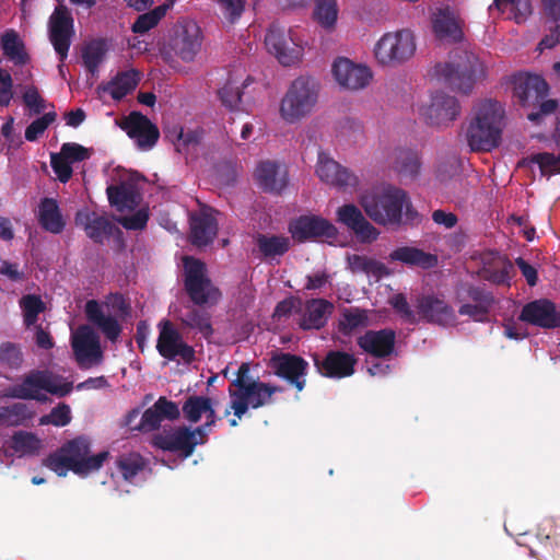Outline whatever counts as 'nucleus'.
<instances>
[{
	"instance_id": "nucleus-8",
	"label": "nucleus",
	"mask_w": 560,
	"mask_h": 560,
	"mask_svg": "<svg viewBox=\"0 0 560 560\" xmlns=\"http://www.w3.org/2000/svg\"><path fill=\"white\" fill-rule=\"evenodd\" d=\"M184 288L190 301L198 306L217 303L220 290L207 276L206 265L194 257L184 259Z\"/></svg>"
},
{
	"instance_id": "nucleus-62",
	"label": "nucleus",
	"mask_w": 560,
	"mask_h": 560,
	"mask_svg": "<svg viewBox=\"0 0 560 560\" xmlns=\"http://www.w3.org/2000/svg\"><path fill=\"white\" fill-rule=\"evenodd\" d=\"M149 213L145 209H139L131 215L121 217L118 222L126 229L131 231H140L147 226Z\"/></svg>"
},
{
	"instance_id": "nucleus-6",
	"label": "nucleus",
	"mask_w": 560,
	"mask_h": 560,
	"mask_svg": "<svg viewBox=\"0 0 560 560\" xmlns=\"http://www.w3.org/2000/svg\"><path fill=\"white\" fill-rule=\"evenodd\" d=\"M319 85L310 77L296 78L280 103V116L287 122L293 124L307 116L315 107L318 98Z\"/></svg>"
},
{
	"instance_id": "nucleus-30",
	"label": "nucleus",
	"mask_w": 560,
	"mask_h": 560,
	"mask_svg": "<svg viewBox=\"0 0 560 560\" xmlns=\"http://www.w3.org/2000/svg\"><path fill=\"white\" fill-rule=\"evenodd\" d=\"M316 174L320 180L338 188L354 187L358 184L354 174L323 152L318 154Z\"/></svg>"
},
{
	"instance_id": "nucleus-64",
	"label": "nucleus",
	"mask_w": 560,
	"mask_h": 560,
	"mask_svg": "<svg viewBox=\"0 0 560 560\" xmlns=\"http://www.w3.org/2000/svg\"><path fill=\"white\" fill-rule=\"evenodd\" d=\"M463 304L458 308V314L462 316H468L475 322L487 323L489 319L490 308L479 306L472 303L462 302Z\"/></svg>"
},
{
	"instance_id": "nucleus-3",
	"label": "nucleus",
	"mask_w": 560,
	"mask_h": 560,
	"mask_svg": "<svg viewBox=\"0 0 560 560\" xmlns=\"http://www.w3.org/2000/svg\"><path fill=\"white\" fill-rule=\"evenodd\" d=\"M435 74L453 91L469 94L475 84L487 78L485 61L472 51H459L453 59L435 66Z\"/></svg>"
},
{
	"instance_id": "nucleus-56",
	"label": "nucleus",
	"mask_w": 560,
	"mask_h": 560,
	"mask_svg": "<svg viewBox=\"0 0 560 560\" xmlns=\"http://www.w3.org/2000/svg\"><path fill=\"white\" fill-rule=\"evenodd\" d=\"M242 94L240 86L233 82L232 80H229L219 91L218 96L224 107H226L230 110L237 109L241 101H242Z\"/></svg>"
},
{
	"instance_id": "nucleus-14",
	"label": "nucleus",
	"mask_w": 560,
	"mask_h": 560,
	"mask_svg": "<svg viewBox=\"0 0 560 560\" xmlns=\"http://www.w3.org/2000/svg\"><path fill=\"white\" fill-rule=\"evenodd\" d=\"M265 45L285 67L296 63L302 56V47L295 42L292 30L285 31L277 24H271L268 28Z\"/></svg>"
},
{
	"instance_id": "nucleus-37",
	"label": "nucleus",
	"mask_w": 560,
	"mask_h": 560,
	"mask_svg": "<svg viewBox=\"0 0 560 560\" xmlns=\"http://www.w3.org/2000/svg\"><path fill=\"white\" fill-rule=\"evenodd\" d=\"M139 83V72L136 70H128L118 72L106 85L102 89L108 92L113 100L120 101L130 92H132Z\"/></svg>"
},
{
	"instance_id": "nucleus-15",
	"label": "nucleus",
	"mask_w": 560,
	"mask_h": 560,
	"mask_svg": "<svg viewBox=\"0 0 560 560\" xmlns=\"http://www.w3.org/2000/svg\"><path fill=\"white\" fill-rule=\"evenodd\" d=\"M416 310L419 322L447 327L456 324L457 317L454 308L443 296L422 294L417 298Z\"/></svg>"
},
{
	"instance_id": "nucleus-46",
	"label": "nucleus",
	"mask_w": 560,
	"mask_h": 560,
	"mask_svg": "<svg viewBox=\"0 0 560 560\" xmlns=\"http://www.w3.org/2000/svg\"><path fill=\"white\" fill-rule=\"evenodd\" d=\"M167 12L166 5H158L149 12L140 14L131 25L135 34H145L154 28Z\"/></svg>"
},
{
	"instance_id": "nucleus-25",
	"label": "nucleus",
	"mask_w": 560,
	"mask_h": 560,
	"mask_svg": "<svg viewBox=\"0 0 560 560\" xmlns=\"http://www.w3.org/2000/svg\"><path fill=\"white\" fill-rule=\"evenodd\" d=\"M460 106L455 96L444 92L432 95L431 103L425 107L423 115L427 122L432 126H447L459 115Z\"/></svg>"
},
{
	"instance_id": "nucleus-36",
	"label": "nucleus",
	"mask_w": 560,
	"mask_h": 560,
	"mask_svg": "<svg viewBox=\"0 0 560 560\" xmlns=\"http://www.w3.org/2000/svg\"><path fill=\"white\" fill-rule=\"evenodd\" d=\"M38 222L46 231L58 234L65 228L59 206L52 198H44L39 203Z\"/></svg>"
},
{
	"instance_id": "nucleus-22",
	"label": "nucleus",
	"mask_w": 560,
	"mask_h": 560,
	"mask_svg": "<svg viewBox=\"0 0 560 560\" xmlns=\"http://www.w3.org/2000/svg\"><path fill=\"white\" fill-rule=\"evenodd\" d=\"M120 128L136 141L141 150L152 149L160 138L159 128L140 112H131L121 122Z\"/></svg>"
},
{
	"instance_id": "nucleus-2",
	"label": "nucleus",
	"mask_w": 560,
	"mask_h": 560,
	"mask_svg": "<svg viewBox=\"0 0 560 560\" xmlns=\"http://www.w3.org/2000/svg\"><path fill=\"white\" fill-rule=\"evenodd\" d=\"M503 117L504 110L497 101L486 100L478 105L466 130V141L471 151L490 152L499 147Z\"/></svg>"
},
{
	"instance_id": "nucleus-5",
	"label": "nucleus",
	"mask_w": 560,
	"mask_h": 560,
	"mask_svg": "<svg viewBox=\"0 0 560 560\" xmlns=\"http://www.w3.org/2000/svg\"><path fill=\"white\" fill-rule=\"evenodd\" d=\"M249 371V363L243 362L237 370L236 378L231 382L229 387L230 408L237 419H242L248 408L258 409L271 404V390L268 383L250 378Z\"/></svg>"
},
{
	"instance_id": "nucleus-63",
	"label": "nucleus",
	"mask_w": 560,
	"mask_h": 560,
	"mask_svg": "<svg viewBox=\"0 0 560 560\" xmlns=\"http://www.w3.org/2000/svg\"><path fill=\"white\" fill-rule=\"evenodd\" d=\"M245 0H219V5L225 19L234 23L237 21L245 9Z\"/></svg>"
},
{
	"instance_id": "nucleus-39",
	"label": "nucleus",
	"mask_w": 560,
	"mask_h": 560,
	"mask_svg": "<svg viewBox=\"0 0 560 560\" xmlns=\"http://www.w3.org/2000/svg\"><path fill=\"white\" fill-rule=\"evenodd\" d=\"M1 48L3 55L16 66H24L30 60L23 42L13 30L5 31L2 34Z\"/></svg>"
},
{
	"instance_id": "nucleus-42",
	"label": "nucleus",
	"mask_w": 560,
	"mask_h": 560,
	"mask_svg": "<svg viewBox=\"0 0 560 560\" xmlns=\"http://www.w3.org/2000/svg\"><path fill=\"white\" fill-rule=\"evenodd\" d=\"M177 319L185 328L197 329L205 337H209L213 332L210 315L206 311L189 306L178 315Z\"/></svg>"
},
{
	"instance_id": "nucleus-53",
	"label": "nucleus",
	"mask_w": 560,
	"mask_h": 560,
	"mask_svg": "<svg viewBox=\"0 0 560 560\" xmlns=\"http://www.w3.org/2000/svg\"><path fill=\"white\" fill-rule=\"evenodd\" d=\"M32 416L33 412L25 404L22 402H16L12 406L0 408L1 424L15 425L23 420L31 419Z\"/></svg>"
},
{
	"instance_id": "nucleus-51",
	"label": "nucleus",
	"mask_w": 560,
	"mask_h": 560,
	"mask_svg": "<svg viewBox=\"0 0 560 560\" xmlns=\"http://www.w3.org/2000/svg\"><path fill=\"white\" fill-rule=\"evenodd\" d=\"M23 311L24 324L28 328L37 322L38 315L45 311V304L42 299L34 294H27L20 301Z\"/></svg>"
},
{
	"instance_id": "nucleus-24",
	"label": "nucleus",
	"mask_w": 560,
	"mask_h": 560,
	"mask_svg": "<svg viewBox=\"0 0 560 560\" xmlns=\"http://www.w3.org/2000/svg\"><path fill=\"white\" fill-rule=\"evenodd\" d=\"M331 71L340 86L352 91L365 88L372 79V72L366 66L342 57L334 62Z\"/></svg>"
},
{
	"instance_id": "nucleus-49",
	"label": "nucleus",
	"mask_w": 560,
	"mask_h": 560,
	"mask_svg": "<svg viewBox=\"0 0 560 560\" xmlns=\"http://www.w3.org/2000/svg\"><path fill=\"white\" fill-rule=\"evenodd\" d=\"M395 164L398 173L409 178H416L421 167L417 152L411 150H400L396 156Z\"/></svg>"
},
{
	"instance_id": "nucleus-34",
	"label": "nucleus",
	"mask_w": 560,
	"mask_h": 560,
	"mask_svg": "<svg viewBox=\"0 0 560 560\" xmlns=\"http://www.w3.org/2000/svg\"><path fill=\"white\" fill-rule=\"evenodd\" d=\"M106 194L110 206L119 212L133 210L139 205V194L130 184L110 185L106 188Z\"/></svg>"
},
{
	"instance_id": "nucleus-55",
	"label": "nucleus",
	"mask_w": 560,
	"mask_h": 560,
	"mask_svg": "<svg viewBox=\"0 0 560 560\" xmlns=\"http://www.w3.org/2000/svg\"><path fill=\"white\" fill-rule=\"evenodd\" d=\"M72 420L71 409L69 405L60 402L51 409L48 415H44L39 418L40 425L52 424L55 427H66Z\"/></svg>"
},
{
	"instance_id": "nucleus-11",
	"label": "nucleus",
	"mask_w": 560,
	"mask_h": 560,
	"mask_svg": "<svg viewBox=\"0 0 560 560\" xmlns=\"http://www.w3.org/2000/svg\"><path fill=\"white\" fill-rule=\"evenodd\" d=\"M208 440L202 431L196 427L191 429L187 425L173 428L168 431L160 432L152 438V445L165 452L176 453L184 458L190 457L197 445H203Z\"/></svg>"
},
{
	"instance_id": "nucleus-47",
	"label": "nucleus",
	"mask_w": 560,
	"mask_h": 560,
	"mask_svg": "<svg viewBox=\"0 0 560 560\" xmlns=\"http://www.w3.org/2000/svg\"><path fill=\"white\" fill-rule=\"evenodd\" d=\"M24 362V354L19 343L4 341L0 343V368L19 370Z\"/></svg>"
},
{
	"instance_id": "nucleus-61",
	"label": "nucleus",
	"mask_w": 560,
	"mask_h": 560,
	"mask_svg": "<svg viewBox=\"0 0 560 560\" xmlns=\"http://www.w3.org/2000/svg\"><path fill=\"white\" fill-rule=\"evenodd\" d=\"M60 153L71 164L89 160L91 150L75 142H66L60 148Z\"/></svg>"
},
{
	"instance_id": "nucleus-28",
	"label": "nucleus",
	"mask_w": 560,
	"mask_h": 560,
	"mask_svg": "<svg viewBox=\"0 0 560 560\" xmlns=\"http://www.w3.org/2000/svg\"><path fill=\"white\" fill-rule=\"evenodd\" d=\"M255 177L264 191L280 195L289 184V173L284 164L277 161H262L255 171Z\"/></svg>"
},
{
	"instance_id": "nucleus-20",
	"label": "nucleus",
	"mask_w": 560,
	"mask_h": 560,
	"mask_svg": "<svg viewBox=\"0 0 560 560\" xmlns=\"http://www.w3.org/2000/svg\"><path fill=\"white\" fill-rule=\"evenodd\" d=\"M313 360L322 376L337 380L353 375L358 363V359L352 353L341 350H329L323 359L314 355Z\"/></svg>"
},
{
	"instance_id": "nucleus-45",
	"label": "nucleus",
	"mask_w": 560,
	"mask_h": 560,
	"mask_svg": "<svg viewBox=\"0 0 560 560\" xmlns=\"http://www.w3.org/2000/svg\"><path fill=\"white\" fill-rule=\"evenodd\" d=\"M314 20L324 28L330 30L335 26L338 18L336 0H315L313 12Z\"/></svg>"
},
{
	"instance_id": "nucleus-58",
	"label": "nucleus",
	"mask_w": 560,
	"mask_h": 560,
	"mask_svg": "<svg viewBox=\"0 0 560 560\" xmlns=\"http://www.w3.org/2000/svg\"><path fill=\"white\" fill-rule=\"evenodd\" d=\"M390 305L395 310V312L406 322L409 324H417L419 323L417 310L413 311L406 296L401 293H398L394 295L390 300Z\"/></svg>"
},
{
	"instance_id": "nucleus-60",
	"label": "nucleus",
	"mask_w": 560,
	"mask_h": 560,
	"mask_svg": "<svg viewBox=\"0 0 560 560\" xmlns=\"http://www.w3.org/2000/svg\"><path fill=\"white\" fill-rule=\"evenodd\" d=\"M202 132L199 130H187L180 128L176 132V141L174 142L176 151L179 153L187 152L190 147H196L201 141Z\"/></svg>"
},
{
	"instance_id": "nucleus-31",
	"label": "nucleus",
	"mask_w": 560,
	"mask_h": 560,
	"mask_svg": "<svg viewBox=\"0 0 560 560\" xmlns=\"http://www.w3.org/2000/svg\"><path fill=\"white\" fill-rule=\"evenodd\" d=\"M85 315L90 323L95 325L112 342L118 340L121 326L114 316H106L96 300H89L85 304Z\"/></svg>"
},
{
	"instance_id": "nucleus-10",
	"label": "nucleus",
	"mask_w": 560,
	"mask_h": 560,
	"mask_svg": "<svg viewBox=\"0 0 560 560\" xmlns=\"http://www.w3.org/2000/svg\"><path fill=\"white\" fill-rule=\"evenodd\" d=\"M73 388L70 382H57L45 371L30 372L21 384L14 385L11 388L10 396L19 399H34L37 401H46L47 397L40 394V390H46L51 395L65 397L71 393Z\"/></svg>"
},
{
	"instance_id": "nucleus-27",
	"label": "nucleus",
	"mask_w": 560,
	"mask_h": 560,
	"mask_svg": "<svg viewBox=\"0 0 560 560\" xmlns=\"http://www.w3.org/2000/svg\"><path fill=\"white\" fill-rule=\"evenodd\" d=\"M75 224L81 226L86 236L96 244H104L105 240L109 238L117 230L106 214H100L89 209L77 212Z\"/></svg>"
},
{
	"instance_id": "nucleus-40",
	"label": "nucleus",
	"mask_w": 560,
	"mask_h": 560,
	"mask_svg": "<svg viewBox=\"0 0 560 560\" xmlns=\"http://www.w3.org/2000/svg\"><path fill=\"white\" fill-rule=\"evenodd\" d=\"M348 265L353 273L361 272L377 279L389 275L388 268L383 262L364 255H350Z\"/></svg>"
},
{
	"instance_id": "nucleus-33",
	"label": "nucleus",
	"mask_w": 560,
	"mask_h": 560,
	"mask_svg": "<svg viewBox=\"0 0 560 560\" xmlns=\"http://www.w3.org/2000/svg\"><path fill=\"white\" fill-rule=\"evenodd\" d=\"M217 233L218 223L212 214L202 212L191 217L189 240L192 245L207 246L212 243Z\"/></svg>"
},
{
	"instance_id": "nucleus-16",
	"label": "nucleus",
	"mask_w": 560,
	"mask_h": 560,
	"mask_svg": "<svg viewBox=\"0 0 560 560\" xmlns=\"http://www.w3.org/2000/svg\"><path fill=\"white\" fill-rule=\"evenodd\" d=\"M292 238L299 243L315 241L322 237L331 238L337 229L327 220L315 214L300 215L289 223Z\"/></svg>"
},
{
	"instance_id": "nucleus-50",
	"label": "nucleus",
	"mask_w": 560,
	"mask_h": 560,
	"mask_svg": "<svg viewBox=\"0 0 560 560\" xmlns=\"http://www.w3.org/2000/svg\"><path fill=\"white\" fill-rule=\"evenodd\" d=\"M209 397L191 395L187 397L183 404L182 411L184 418L190 423H197L200 421L205 411L208 408Z\"/></svg>"
},
{
	"instance_id": "nucleus-1",
	"label": "nucleus",
	"mask_w": 560,
	"mask_h": 560,
	"mask_svg": "<svg viewBox=\"0 0 560 560\" xmlns=\"http://www.w3.org/2000/svg\"><path fill=\"white\" fill-rule=\"evenodd\" d=\"M109 457L108 451L91 454V440L79 435L63 443L56 452L44 459V465L59 477L67 476L70 470L80 477L98 471Z\"/></svg>"
},
{
	"instance_id": "nucleus-57",
	"label": "nucleus",
	"mask_w": 560,
	"mask_h": 560,
	"mask_svg": "<svg viewBox=\"0 0 560 560\" xmlns=\"http://www.w3.org/2000/svg\"><path fill=\"white\" fill-rule=\"evenodd\" d=\"M57 118V114L55 112H49L44 114L42 117L32 121L25 130V139L30 142L36 141L52 124Z\"/></svg>"
},
{
	"instance_id": "nucleus-52",
	"label": "nucleus",
	"mask_w": 560,
	"mask_h": 560,
	"mask_svg": "<svg viewBox=\"0 0 560 560\" xmlns=\"http://www.w3.org/2000/svg\"><path fill=\"white\" fill-rule=\"evenodd\" d=\"M464 292H465L464 296L458 294L459 302L469 301L468 303H472V304L483 306V307H487L490 310L495 302L493 294L490 291H488L485 288L479 287V285L469 284L465 288Z\"/></svg>"
},
{
	"instance_id": "nucleus-59",
	"label": "nucleus",
	"mask_w": 560,
	"mask_h": 560,
	"mask_svg": "<svg viewBox=\"0 0 560 560\" xmlns=\"http://www.w3.org/2000/svg\"><path fill=\"white\" fill-rule=\"evenodd\" d=\"M50 165L61 183L65 184L71 179L73 174L72 164L60 152L51 153Z\"/></svg>"
},
{
	"instance_id": "nucleus-38",
	"label": "nucleus",
	"mask_w": 560,
	"mask_h": 560,
	"mask_svg": "<svg viewBox=\"0 0 560 560\" xmlns=\"http://www.w3.org/2000/svg\"><path fill=\"white\" fill-rule=\"evenodd\" d=\"M256 246L265 259L283 256L290 249V238L284 235L257 234Z\"/></svg>"
},
{
	"instance_id": "nucleus-54",
	"label": "nucleus",
	"mask_w": 560,
	"mask_h": 560,
	"mask_svg": "<svg viewBox=\"0 0 560 560\" xmlns=\"http://www.w3.org/2000/svg\"><path fill=\"white\" fill-rule=\"evenodd\" d=\"M529 161L538 165L542 176L560 174V154L540 152L533 154Z\"/></svg>"
},
{
	"instance_id": "nucleus-23",
	"label": "nucleus",
	"mask_w": 560,
	"mask_h": 560,
	"mask_svg": "<svg viewBox=\"0 0 560 560\" xmlns=\"http://www.w3.org/2000/svg\"><path fill=\"white\" fill-rule=\"evenodd\" d=\"M337 221L353 232L362 243H372L380 235L378 230L365 219L362 211L353 203H347L338 208Z\"/></svg>"
},
{
	"instance_id": "nucleus-18",
	"label": "nucleus",
	"mask_w": 560,
	"mask_h": 560,
	"mask_svg": "<svg viewBox=\"0 0 560 560\" xmlns=\"http://www.w3.org/2000/svg\"><path fill=\"white\" fill-rule=\"evenodd\" d=\"M270 366L277 376L285 380L298 392L304 389L308 363L302 357L288 352L280 353L271 358Z\"/></svg>"
},
{
	"instance_id": "nucleus-35",
	"label": "nucleus",
	"mask_w": 560,
	"mask_h": 560,
	"mask_svg": "<svg viewBox=\"0 0 560 560\" xmlns=\"http://www.w3.org/2000/svg\"><path fill=\"white\" fill-rule=\"evenodd\" d=\"M389 259L423 269H431L438 264V257L435 255L411 246H401L394 249L389 254Z\"/></svg>"
},
{
	"instance_id": "nucleus-12",
	"label": "nucleus",
	"mask_w": 560,
	"mask_h": 560,
	"mask_svg": "<svg viewBox=\"0 0 560 560\" xmlns=\"http://www.w3.org/2000/svg\"><path fill=\"white\" fill-rule=\"evenodd\" d=\"M74 33V20L71 11L65 4L59 3L49 18L48 35L58 55L60 61L58 70L62 77H65L63 62L68 57Z\"/></svg>"
},
{
	"instance_id": "nucleus-32",
	"label": "nucleus",
	"mask_w": 560,
	"mask_h": 560,
	"mask_svg": "<svg viewBox=\"0 0 560 560\" xmlns=\"http://www.w3.org/2000/svg\"><path fill=\"white\" fill-rule=\"evenodd\" d=\"M334 310L331 302L325 299H312L306 302L304 314L299 323L304 330L320 329L327 324Z\"/></svg>"
},
{
	"instance_id": "nucleus-41",
	"label": "nucleus",
	"mask_w": 560,
	"mask_h": 560,
	"mask_svg": "<svg viewBox=\"0 0 560 560\" xmlns=\"http://www.w3.org/2000/svg\"><path fill=\"white\" fill-rule=\"evenodd\" d=\"M369 324V311L360 307H348L341 312L338 330L345 336H350L354 330L365 328Z\"/></svg>"
},
{
	"instance_id": "nucleus-43",
	"label": "nucleus",
	"mask_w": 560,
	"mask_h": 560,
	"mask_svg": "<svg viewBox=\"0 0 560 560\" xmlns=\"http://www.w3.org/2000/svg\"><path fill=\"white\" fill-rule=\"evenodd\" d=\"M116 467L124 480L132 482L135 477L147 469L148 460L139 453L121 454L116 459Z\"/></svg>"
},
{
	"instance_id": "nucleus-19",
	"label": "nucleus",
	"mask_w": 560,
	"mask_h": 560,
	"mask_svg": "<svg viewBox=\"0 0 560 560\" xmlns=\"http://www.w3.org/2000/svg\"><path fill=\"white\" fill-rule=\"evenodd\" d=\"M72 350L80 366L103 360L100 337L89 325H81L72 335Z\"/></svg>"
},
{
	"instance_id": "nucleus-4",
	"label": "nucleus",
	"mask_w": 560,
	"mask_h": 560,
	"mask_svg": "<svg viewBox=\"0 0 560 560\" xmlns=\"http://www.w3.org/2000/svg\"><path fill=\"white\" fill-rule=\"evenodd\" d=\"M406 201L407 192L390 185L381 190L366 192L360 198V205L366 215L384 226H398L402 223V210Z\"/></svg>"
},
{
	"instance_id": "nucleus-9",
	"label": "nucleus",
	"mask_w": 560,
	"mask_h": 560,
	"mask_svg": "<svg viewBox=\"0 0 560 560\" xmlns=\"http://www.w3.org/2000/svg\"><path fill=\"white\" fill-rule=\"evenodd\" d=\"M416 51L415 36L409 30L385 33L375 44L374 56L384 66L400 65Z\"/></svg>"
},
{
	"instance_id": "nucleus-29",
	"label": "nucleus",
	"mask_w": 560,
	"mask_h": 560,
	"mask_svg": "<svg viewBox=\"0 0 560 560\" xmlns=\"http://www.w3.org/2000/svg\"><path fill=\"white\" fill-rule=\"evenodd\" d=\"M432 30L440 40L456 44L464 40L463 22L450 8H440L432 16Z\"/></svg>"
},
{
	"instance_id": "nucleus-21",
	"label": "nucleus",
	"mask_w": 560,
	"mask_h": 560,
	"mask_svg": "<svg viewBox=\"0 0 560 560\" xmlns=\"http://www.w3.org/2000/svg\"><path fill=\"white\" fill-rule=\"evenodd\" d=\"M521 322L553 329L560 327V310L548 299H539L525 304L518 316Z\"/></svg>"
},
{
	"instance_id": "nucleus-17",
	"label": "nucleus",
	"mask_w": 560,
	"mask_h": 560,
	"mask_svg": "<svg viewBox=\"0 0 560 560\" xmlns=\"http://www.w3.org/2000/svg\"><path fill=\"white\" fill-rule=\"evenodd\" d=\"M170 47L183 61H192L201 47V31L194 21L177 23Z\"/></svg>"
},
{
	"instance_id": "nucleus-48",
	"label": "nucleus",
	"mask_w": 560,
	"mask_h": 560,
	"mask_svg": "<svg viewBox=\"0 0 560 560\" xmlns=\"http://www.w3.org/2000/svg\"><path fill=\"white\" fill-rule=\"evenodd\" d=\"M40 440L32 432L18 431L11 438L10 448L20 455H33L38 452Z\"/></svg>"
},
{
	"instance_id": "nucleus-13",
	"label": "nucleus",
	"mask_w": 560,
	"mask_h": 560,
	"mask_svg": "<svg viewBox=\"0 0 560 560\" xmlns=\"http://www.w3.org/2000/svg\"><path fill=\"white\" fill-rule=\"evenodd\" d=\"M156 350L162 358L168 361L179 358L184 363L190 364L196 360L194 347L184 341L178 329L168 319L159 323Z\"/></svg>"
},
{
	"instance_id": "nucleus-26",
	"label": "nucleus",
	"mask_w": 560,
	"mask_h": 560,
	"mask_svg": "<svg viewBox=\"0 0 560 560\" xmlns=\"http://www.w3.org/2000/svg\"><path fill=\"white\" fill-rule=\"evenodd\" d=\"M358 346L377 359H386L395 352L396 331L392 328L366 330L357 339Z\"/></svg>"
},
{
	"instance_id": "nucleus-7",
	"label": "nucleus",
	"mask_w": 560,
	"mask_h": 560,
	"mask_svg": "<svg viewBox=\"0 0 560 560\" xmlns=\"http://www.w3.org/2000/svg\"><path fill=\"white\" fill-rule=\"evenodd\" d=\"M548 83L540 75L518 74L514 78V96L523 106L539 105V109L527 114L528 120L539 124L546 115L552 114L557 107L556 100H545L548 95Z\"/></svg>"
},
{
	"instance_id": "nucleus-44",
	"label": "nucleus",
	"mask_w": 560,
	"mask_h": 560,
	"mask_svg": "<svg viewBox=\"0 0 560 560\" xmlns=\"http://www.w3.org/2000/svg\"><path fill=\"white\" fill-rule=\"evenodd\" d=\"M107 51L103 39H94L88 43L82 49V60L85 69L94 75L98 71Z\"/></svg>"
}]
</instances>
